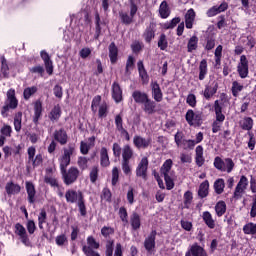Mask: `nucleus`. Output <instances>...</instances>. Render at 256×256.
<instances>
[{
    "mask_svg": "<svg viewBox=\"0 0 256 256\" xmlns=\"http://www.w3.org/2000/svg\"><path fill=\"white\" fill-rule=\"evenodd\" d=\"M26 228H27L28 233L30 235H33V233H35V231L37 230V225H35V221L28 220L26 223Z\"/></svg>",
    "mask_w": 256,
    "mask_h": 256,
    "instance_id": "58",
    "label": "nucleus"
},
{
    "mask_svg": "<svg viewBox=\"0 0 256 256\" xmlns=\"http://www.w3.org/2000/svg\"><path fill=\"white\" fill-rule=\"evenodd\" d=\"M185 256H207V252H205V249H203V247L194 244L186 252Z\"/></svg>",
    "mask_w": 256,
    "mask_h": 256,
    "instance_id": "20",
    "label": "nucleus"
},
{
    "mask_svg": "<svg viewBox=\"0 0 256 256\" xmlns=\"http://www.w3.org/2000/svg\"><path fill=\"white\" fill-rule=\"evenodd\" d=\"M65 198L67 203H78V201L83 199V193L81 191H75L73 189H69L65 193Z\"/></svg>",
    "mask_w": 256,
    "mask_h": 256,
    "instance_id": "14",
    "label": "nucleus"
},
{
    "mask_svg": "<svg viewBox=\"0 0 256 256\" xmlns=\"http://www.w3.org/2000/svg\"><path fill=\"white\" fill-rule=\"evenodd\" d=\"M112 97L116 103L123 101V90H121V86L117 82L112 84Z\"/></svg>",
    "mask_w": 256,
    "mask_h": 256,
    "instance_id": "18",
    "label": "nucleus"
},
{
    "mask_svg": "<svg viewBox=\"0 0 256 256\" xmlns=\"http://www.w3.org/2000/svg\"><path fill=\"white\" fill-rule=\"evenodd\" d=\"M78 167H80V169L82 171H85V169H87V167H89L87 164L89 163V159H87L86 157H79L78 158Z\"/></svg>",
    "mask_w": 256,
    "mask_h": 256,
    "instance_id": "57",
    "label": "nucleus"
},
{
    "mask_svg": "<svg viewBox=\"0 0 256 256\" xmlns=\"http://www.w3.org/2000/svg\"><path fill=\"white\" fill-rule=\"evenodd\" d=\"M47 223V212L45 210H41L38 215V226L39 229H43V224Z\"/></svg>",
    "mask_w": 256,
    "mask_h": 256,
    "instance_id": "52",
    "label": "nucleus"
},
{
    "mask_svg": "<svg viewBox=\"0 0 256 256\" xmlns=\"http://www.w3.org/2000/svg\"><path fill=\"white\" fill-rule=\"evenodd\" d=\"M147 169H149V159H147V157H143L136 168L137 177L147 179Z\"/></svg>",
    "mask_w": 256,
    "mask_h": 256,
    "instance_id": "12",
    "label": "nucleus"
},
{
    "mask_svg": "<svg viewBox=\"0 0 256 256\" xmlns=\"http://www.w3.org/2000/svg\"><path fill=\"white\" fill-rule=\"evenodd\" d=\"M186 103L189 105V107H197V96H195V94H188Z\"/></svg>",
    "mask_w": 256,
    "mask_h": 256,
    "instance_id": "55",
    "label": "nucleus"
},
{
    "mask_svg": "<svg viewBox=\"0 0 256 256\" xmlns=\"http://www.w3.org/2000/svg\"><path fill=\"white\" fill-rule=\"evenodd\" d=\"M238 73L242 79H245L247 75H249V60H247V56L242 55L240 57V62L238 64Z\"/></svg>",
    "mask_w": 256,
    "mask_h": 256,
    "instance_id": "13",
    "label": "nucleus"
},
{
    "mask_svg": "<svg viewBox=\"0 0 256 256\" xmlns=\"http://www.w3.org/2000/svg\"><path fill=\"white\" fill-rule=\"evenodd\" d=\"M99 117H107V103H102L98 110Z\"/></svg>",
    "mask_w": 256,
    "mask_h": 256,
    "instance_id": "63",
    "label": "nucleus"
},
{
    "mask_svg": "<svg viewBox=\"0 0 256 256\" xmlns=\"http://www.w3.org/2000/svg\"><path fill=\"white\" fill-rule=\"evenodd\" d=\"M115 125L117 131H123V116L121 114L116 115L115 117Z\"/></svg>",
    "mask_w": 256,
    "mask_h": 256,
    "instance_id": "59",
    "label": "nucleus"
},
{
    "mask_svg": "<svg viewBox=\"0 0 256 256\" xmlns=\"http://www.w3.org/2000/svg\"><path fill=\"white\" fill-rule=\"evenodd\" d=\"M171 15V9L167 5L166 1L161 2V18L167 19Z\"/></svg>",
    "mask_w": 256,
    "mask_h": 256,
    "instance_id": "46",
    "label": "nucleus"
},
{
    "mask_svg": "<svg viewBox=\"0 0 256 256\" xmlns=\"http://www.w3.org/2000/svg\"><path fill=\"white\" fill-rule=\"evenodd\" d=\"M132 97L135 103H141L142 105L149 99V96L145 92L134 91Z\"/></svg>",
    "mask_w": 256,
    "mask_h": 256,
    "instance_id": "29",
    "label": "nucleus"
},
{
    "mask_svg": "<svg viewBox=\"0 0 256 256\" xmlns=\"http://www.w3.org/2000/svg\"><path fill=\"white\" fill-rule=\"evenodd\" d=\"M91 147H95V136L88 138V143L81 142L80 151H81L82 155H87V153H89V149H91Z\"/></svg>",
    "mask_w": 256,
    "mask_h": 256,
    "instance_id": "23",
    "label": "nucleus"
},
{
    "mask_svg": "<svg viewBox=\"0 0 256 256\" xmlns=\"http://www.w3.org/2000/svg\"><path fill=\"white\" fill-rule=\"evenodd\" d=\"M6 193L8 195H18V193H21V186L19 184H15L13 182H8L6 184Z\"/></svg>",
    "mask_w": 256,
    "mask_h": 256,
    "instance_id": "26",
    "label": "nucleus"
},
{
    "mask_svg": "<svg viewBox=\"0 0 256 256\" xmlns=\"http://www.w3.org/2000/svg\"><path fill=\"white\" fill-rule=\"evenodd\" d=\"M64 153L59 158L60 163V171H65L67 167L71 164V155L75 153V147L73 145H70L63 149Z\"/></svg>",
    "mask_w": 256,
    "mask_h": 256,
    "instance_id": "5",
    "label": "nucleus"
},
{
    "mask_svg": "<svg viewBox=\"0 0 256 256\" xmlns=\"http://www.w3.org/2000/svg\"><path fill=\"white\" fill-rule=\"evenodd\" d=\"M25 185H26V192L28 195V202L30 204H33L36 201V195H37V191L35 190V185H33V182H29V181H27Z\"/></svg>",
    "mask_w": 256,
    "mask_h": 256,
    "instance_id": "17",
    "label": "nucleus"
},
{
    "mask_svg": "<svg viewBox=\"0 0 256 256\" xmlns=\"http://www.w3.org/2000/svg\"><path fill=\"white\" fill-rule=\"evenodd\" d=\"M195 21V10L190 8L185 15L186 29H193V23Z\"/></svg>",
    "mask_w": 256,
    "mask_h": 256,
    "instance_id": "25",
    "label": "nucleus"
},
{
    "mask_svg": "<svg viewBox=\"0 0 256 256\" xmlns=\"http://www.w3.org/2000/svg\"><path fill=\"white\" fill-rule=\"evenodd\" d=\"M185 119H186L188 125H190V126L201 125V123L203 121V115L201 114V112H195V111L189 109L186 112Z\"/></svg>",
    "mask_w": 256,
    "mask_h": 256,
    "instance_id": "10",
    "label": "nucleus"
},
{
    "mask_svg": "<svg viewBox=\"0 0 256 256\" xmlns=\"http://www.w3.org/2000/svg\"><path fill=\"white\" fill-rule=\"evenodd\" d=\"M243 232L245 235H256V223L249 222L244 225Z\"/></svg>",
    "mask_w": 256,
    "mask_h": 256,
    "instance_id": "41",
    "label": "nucleus"
},
{
    "mask_svg": "<svg viewBox=\"0 0 256 256\" xmlns=\"http://www.w3.org/2000/svg\"><path fill=\"white\" fill-rule=\"evenodd\" d=\"M195 163L198 167L205 165V156H203V146L198 145L195 149Z\"/></svg>",
    "mask_w": 256,
    "mask_h": 256,
    "instance_id": "21",
    "label": "nucleus"
},
{
    "mask_svg": "<svg viewBox=\"0 0 256 256\" xmlns=\"http://www.w3.org/2000/svg\"><path fill=\"white\" fill-rule=\"evenodd\" d=\"M43 113V104L41 101H36L34 104V122L37 123Z\"/></svg>",
    "mask_w": 256,
    "mask_h": 256,
    "instance_id": "36",
    "label": "nucleus"
},
{
    "mask_svg": "<svg viewBox=\"0 0 256 256\" xmlns=\"http://www.w3.org/2000/svg\"><path fill=\"white\" fill-rule=\"evenodd\" d=\"M155 24L151 23L149 28L146 29V32L144 33V37H145V41H147L148 43L151 41V39H153V37H155Z\"/></svg>",
    "mask_w": 256,
    "mask_h": 256,
    "instance_id": "45",
    "label": "nucleus"
},
{
    "mask_svg": "<svg viewBox=\"0 0 256 256\" xmlns=\"http://www.w3.org/2000/svg\"><path fill=\"white\" fill-rule=\"evenodd\" d=\"M137 66H138L140 78L142 79V83H149V75H147V70H145L143 61H139L137 63Z\"/></svg>",
    "mask_w": 256,
    "mask_h": 256,
    "instance_id": "31",
    "label": "nucleus"
},
{
    "mask_svg": "<svg viewBox=\"0 0 256 256\" xmlns=\"http://www.w3.org/2000/svg\"><path fill=\"white\" fill-rule=\"evenodd\" d=\"M53 137L55 141L60 143V145H67V141H69V136H67V131H65V129L63 128L59 130H55Z\"/></svg>",
    "mask_w": 256,
    "mask_h": 256,
    "instance_id": "15",
    "label": "nucleus"
},
{
    "mask_svg": "<svg viewBox=\"0 0 256 256\" xmlns=\"http://www.w3.org/2000/svg\"><path fill=\"white\" fill-rule=\"evenodd\" d=\"M215 211L217 217H223L227 211V204H225V201H219L215 205Z\"/></svg>",
    "mask_w": 256,
    "mask_h": 256,
    "instance_id": "38",
    "label": "nucleus"
},
{
    "mask_svg": "<svg viewBox=\"0 0 256 256\" xmlns=\"http://www.w3.org/2000/svg\"><path fill=\"white\" fill-rule=\"evenodd\" d=\"M250 217H256V194L253 196V199H252Z\"/></svg>",
    "mask_w": 256,
    "mask_h": 256,
    "instance_id": "64",
    "label": "nucleus"
},
{
    "mask_svg": "<svg viewBox=\"0 0 256 256\" xmlns=\"http://www.w3.org/2000/svg\"><path fill=\"white\" fill-rule=\"evenodd\" d=\"M171 167H173V160L171 159H167L162 166V173L168 191H171L175 187V172L171 170Z\"/></svg>",
    "mask_w": 256,
    "mask_h": 256,
    "instance_id": "1",
    "label": "nucleus"
},
{
    "mask_svg": "<svg viewBox=\"0 0 256 256\" xmlns=\"http://www.w3.org/2000/svg\"><path fill=\"white\" fill-rule=\"evenodd\" d=\"M133 143L137 149H147L151 145V140L141 136H134Z\"/></svg>",
    "mask_w": 256,
    "mask_h": 256,
    "instance_id": "19",
    "label": "nucleus"
},
{
    "mask_svg": "<svg viewBox=\"0 0 256 256\" xmlns=\"http://www.w3.org/2000/svg\"><path fill=\"white\" fill-rule=\"evenodd\" d=\"M240 127L244 131H251V129H253V118H251V117H244L240 121Z\"/></svg>",
    "mask_w": 256,
    "mask_h": 256,
    "instance_id": "35",
    "label": "nucleus"
},
{
    "mask_svg": "<svg viewBox=\"0 0 256 256\" xmlns=\"http://www.w3.org/2000/svg\"><path fill=\"white\" fill-rule=\"evenodd\" d=\"M219 86L217 84H214L213 86H206L204 90V97L205 99H211L215 93H217V89Z\"/></svg>",
    "mask_w": 256,
    "mask_h": 256,
    "instance_id": "42",
    "label": "nucleus"
},
{
    "mask_svg": "<svg viewBox=\"0 0 256 256\" xmlns=\"http://www.w3.org/2000/svg\"><path fill=\"white\" fill-rule=\"evenodd\" d=\"M61 117V106L56 105L54 108L51 110L49 114V119L51 121H59V118Z\"/></svg>",
    "mask_w": 256,
    "mask_h": 256,
    "instance_id": "40",
    "label": "nucleus"
},
{
    "mask_svg": "<svg viewBox=\"0 0 256 256\" xmlns=\"http://www.w3.org/2000/svg\"><path fill=\"white\" fill-rule=\"evenodd\" d=\"M208 68H207V60H201L199 64V80L203 81L205 77H207Z\"/></svg>",
    "mask_w": 256,
    "mask_h": 256,
    "instance_id": "34",
    "label": "nucleus"
},
{
    "mask_svg": "<svg viewBox=\"0 0 256 256\" xmlns=\"http://www.w3.org/2000/svg\"><path fill=\"white\" fill-rule=\"evenodd\" d=\"M198 195L201 197V199H204V197H207L209 195V181L205 180L200 184Z\"/></svg>",
    "mask_w": 256,
    "mask_h": 256,
    "instance_id": "37",
    "label": "nucleus"
},
{
    "mask_svg": "<svg viewBox=\"0 0 256 256\" xmlns=\"http://www.w3.org/2000/svg\"><path fill=\"white\" fill-rule=\"evenodd\" d=\"M118 215L121 221L124 223V225H127V223H129V215L127 214V209L125 207H121L119 209Z\"/></svg>",
    "mask_w": 256,
    "mask_h": 256,
    "instance_id": "51",
    "label": "nucleus"
},
{
    "mask_svg": "<svg viewBox=\"0 0 256 256\" xmlns=\"http://www.w3.org/2000/svg\"><path fill=\"white\" fill-rule=\"evenodd\" d=\"M62 173V179L65 185H73L79 177V169L77 167H70L67 171V168L60 170Z\"/></svg>",
    "mask_w": 256,
    "mask_h": 256,
    "instance_id": "4",
    "label": "nucleus"
},
{
    "mask_svg": "<svg viewBox=\"0 0 256 256\" xmlns=\"http://www.w3.org/2000/svg\"><path fill=\"white\" fill-rule=\"evenodd\" d=\"M136 13L137 5H135V2L133 0H130V15L127 14V12L121 10L119 12V17L124 25H131V23H133V17H135Z\"/></svg>",
    "mask_w": 256,
    "mask_h": 256,
    "instance_id": "8",
    "label": "nucleus"
},
{
    "mask_svg": "<svg viewBox=\"0 0 256 256\" xmlns=\"http://www.w3.org/2000/svg\"><path fill=\"white\" fill-rule=\"evenodd\" d=\"M241 91H243V85H241V83L235 81L232 84V94L234 95V97H237V95H239V93H241Z\"/></svg>",
    "mask_w": 256,
    "mask_h": 256,
    "instance_id": "54",
    "label": "nucleus"
},
{
    "mask_svg": "<svg viewBox=\"0 0 256 256\" xmlns=\"http://www.w3.org/2000/svg\"><path fill=\"white\" fill-rule=\"evenodd\" d=\"M89 177L91 183H97V179H99V166H94L91 168Z\"/></svg>",
    "mask_w": 256,
    "mask_h": 256,
    "instance_id": "48",
    "label": "nucleus"
},
{
    "mask_svg": "<svg viewBox=\"0 0 256 256\" xmlns=\"http://www.w3.org/2000/svg\"><path fill=\"white\" fill-rule=\"evenodd\" d=\"M30 163H32L33 167H39L41 163H43V155L42 154H37L33 160H30Z\"/></svg>",
    "mask_w": 256,
    "mask_h": 256,
    "instance_id": "60",
    "label": "nucleus"
},
{
    "mask_svg": "<svg viewBox=\"0 0 256 256\" xmlns=\"http://www.w3.org/2000/svg\"><path fill=\"white\" fill-rule=\"evenodd\" d=\"M119 183V168L117 166L112 169V185L115 187Z\"/></svg>",
    "mask_w": 256,
    "mask_h": 256,
    "instance_id": "56",
    "label": "nucleus"
},
{
    "mask_svg": "<svg viewBox=\"0 0 256 256\" xmlns=\"http://www.w3.org/2000/svg\"><path fill=\"white\" fill-rule=\"evenodd\" d=\"M15 234L20 237V240L22 241L23 245H26V247H29L31 245V241L29 240V235H27V230L25 229V226L17 223L15 225Z\"/></svg>",
    "mask_w": 256,
    "mask_h": 256,
    "instance_id": "11",
    "label": "nucleus"
},
{
    "mask_svg": "<svg viewBox=\"0 0 256 256\" xmlns=\"http://www.w3.org/2000/svg\"><path fill=\"white\" fill-rule=\"evenodd\" d=\"M36 92H37V86L27 87L26 89H24L23 97L27 101L31 99V97H33V95H35Z\"/></svg>",
    "mask_w": 256,
    "mask_h": 256,
    "instance_id": "44",
    "label": "nucleus"
},
{
    "mask_svg": "<svg viewBox=\"0 0 256 256\" xmlns=\"http://www.w3.org/2000/svg\"><path fill=\"white\" fill-rule=\"evenodd\" d=\"M152 96L154 97L155 101H161V87L159 86V83L152 82Z\"/></svg>",
    "mask_w": 256,
    "mask_h": 256,
    "instance_id": "39",
    "label": "nucleus"
},
{
    "mask_svg": "<svg viewBox=\"0 0 256 256\" xmlns=\"http://www.w3.org/2000/svg\"><path fill=\"white\" fill-rule=\"evenodd\" d=\"M19 101L15 97V89H9L7 91V105L2 108V115H5L9 109H17Z\"/></svg>",
    "mask_w": 256,
    "mask_h": 256,
    "instance_id": "9",
    "label": "nucleus"
},
{
    "mask_svg": "<svg viewBox=\"0 0 256 256\" xmlns=\"http://www.w3.org/2000/svg\"><path fill=\"white\" fill-rule=\"evenodd\" d=\"M247 187H249V179L245 176H241L239 182L237 183L234 193L233 199H241L243 195H245V191H247Z\"/></svg>",
    "mask_w": 256,
    "mask_h": 256,
    "instance_id": "7",
    "label": "nucleus"
},
{
    "mask_svg": "<svg viewBox=\"0 0 256 256\" xmlns=\"http://www.w3.org/2000/svg\"><path fill=\"white\" fill-rule=\"evenodd\" d=\"M23 114L18 112L14 117V129L19 133L21 131V121H22Z\"/></svg>",
    "mask_w": 256,
    "mask_h": 256,
    "instance_id": "49",
    "label": "nucleus"
},
{
    "mask_svg": "<svg viewBox=\"0 0 256 256\" xmlns=\"http://www.w3.org/2000/svg\"><path fill=\"white\" fill-rule=\"evenodd\" d=\"M99 247V242H97L93 236H89L87 238V245L83 246L82 251L86 256H101L95 251V249H99Z\"/></svg>",
    "mask_w": 256,
    "mask_h": 256,
    "instance_id": "6",
    "label": "nucleus"
},
{
    "mask_svg": "<svg viewBox=\"0 0 256 256\" xmlns=\"http://www.w3.org/2000/svg\"><path fill=\"white\" fill-rule=\"evenodd\" d=\"M40 55L44 61L45 68H46L48 75H52L53 74V61H51V57L49 56V53H47V51H45V50H42L40 52Z\"/></svg>",
    "mask_w": 256,
    "mask_h": 256,
    "instance_id": "16",
    "label": "nucleus"
},
{
    "mask_svg": "<svg viewBox=\"0 0 256 256\" xmlns=\"http://www.w3.org/2000/svg\"><path fill=\"white\" fill-rule=\"evenodd\" d=\"M114 241L113 240H108L106 242V256H113V245H114Z\"/></svg>",
    "mask_w": 256,
    "mask_h": 256,
    "instance_id": "61",
    "label": "nucleus"
},
{
    "mask_svg": "<svg viewBox=\"0 0 256 256\" xmlns=\"http://www.w3.org/2000/svg\"><path fill=\"white\" fill-rule=\"evenodd\" d=\"M155 235V232H151V234L146 238L144 247L147 251H151L155 248Z\"/></svg>",
    "mask_w": 256,
    "mask_h": 256,
    "instance_id": "33",
    "label": "nucleus"
},
{
    "mask_svg": "<svg viewBox=\"0 0 256 256\" xmlns=\"http://www.w3.org/2000/svg\"><path fill=\"white\" fill-rule=\"evenodd\" d=\"M118 55H119V49L115 45V42H112L109 45V57H110L111 63H117Z\"/></svg>",
    "mask_w": 256,
    "mask_h": 256,
    "instance_id": "30",
    "label": "nucleus"
},
{
    "mask_svg": "<svg viewBox=\"0 0 256 256\" xmlns=\"http://www.w3.org/2000/svg\"><path fill=\"white\" fill-rule=\"evenodd\" d=\"M53 93L57 99H63V87L59 85L54 86Z\"/></svg>",
    "mask_w": 256,
    "mask_h": 256,
    "instance_id": "62",
    "label": "nucleus"
},
{
    "mask_svg": "<svg viewBox=\"0 0 256 256\" xmlns=\"http://www.w3.org/2000/svg\"><path fill=\"white\" fill-rule=\"evenodd\" d=\"M130 223L134 231H137V229H140L141 217L139 216V214H137V212H133L132 215L130 216Z\"/></svg>",
    "mask_w": 256,
    "mask_h": 256,
    "instance_id": "28",
    "label": "nucleus"
},
{
    "mask_svg": "<svg viewBox=\"0 0 256 256\" xmlns=\"http://www.w3.org/2000/svg\"><path fill=\"white\" fill-rule=\"evenodd\" d=\"M100 165L102 167H109V165H111V162L109 161V152L105 147H102L100 150Z\"/></svg>",
    "mask_w": 256,
    "mask_h": 256,
    "instance_id": "24",
    "label": "nucleus"
},
{
    "mask_svg": "<svg viewBox=\"0 0 256 256\" xmlns=\"http://www.w3.org/2000/svg\"><path fill=\"white\" fill-rule=\"evenodd\" d=\"M214 191L216 195H221L225 191V180L223 178L215 180Z\"/></svg>",
    "mask_w": 256,
    "mask_h": 256,
    "instance_id": "32",
    "label": "nucleus"
},
{
    "mask_svg": "<svg viewBox=\"0 0 256 256\" xmlns=\"http://www.w3.org/2000/svg\"><path fill=\"white\" fill-rule=\"evenodd\" d=\"M131 159H133V148L129 145H124L122 148V171L124 175L130 176L132 173Z\"/></svg>",
    "mask_w": 256,
    "mask_h": 256,
    "instance_id": "2",
    "label": "nucleus"
},
{
    "mask_svg": "<svg viewBox=\"0 0 256 256\" xmlns=\"http://www.w3.org/2000/svg\"><path fill=\"white\" fill-rule=\"evenodd\" d=\"M199 43V38L197 36H192L187 45L188 53H193L197 49V45Z\"/></svg>",
    "mask_w": 256,
    "mask_h": 256,
    "instance_id": "43",
    "label": "nucleus"
},
{
    "mask_svg": "<svg viewBox=\"0 0 256 256\" xmlns=\"http://www.w3.org/2000/svg\"><path fill=\"white\" fill-rule=\"evenodd\" d=\"M214 167L215 169H218V171L231 173V171H233V168L235 167V163L231 158H225L223 160L221 159V157L217 156L214 159Z\"/></svg>",
    "mask_w": 256,
    "mask_h": 256,
    "instance_id": "3",
    "label": "nucleus"
},
{
    "mask_svg": "<svg viewBox=\"0 0 256 256\" xmlns=\"http://www.w3.org/2000/svg\"><path fill=\"white\" fill-rule=\"evenodd\" d=\"M202 219L205 225L209 227V229H215V220L213 219V215H211L209 211H205L202 213Z\"/></svg>",
    "mask_w": 256,
    "mask_h": 256,
    "instance_id": "27",
    "label": "nucleus"
},
{
    "mask_svg": "<svg viewBox=\"0 0 256 256\" xmlns=\"http://www.w3.org/2000/svg\"><path fill=\"white\" fill-rule=\"evenodd\" d=\"M142 105H144V111L146 113H153L155 111V104L149 98Z\"/></svg>",
    "mask_w": 256,
    "mask_h": 256,
    "instance_id": "53",
    "label": "nucleus"
},
{
    "mask_svg": "<svg viewBox=\"0 0 256 256\" xmlns=\"http://www.w3.org/2000/svg\"><path fill=\"white\" fill-rule=\"evenodd\" d=\"M191 203H193V193H191V191H187L184 193V207L189 209V207H191Z\"/></svg>",
    "mask_w": 256,
    "mask_h": 256,
    "instance_id": "50",
    "label": "nucleus"
},
{
    "mask_svg": "<svg viewBox=\"0 0 256 256\" xmlns=\"http://www.w3.org/2000/svg\"><path fill=\"white\" fill-rule=\"evenodd\" d=\"M227 3H222L219 6H213L207 11L208 17H215V15H219V13H223V11H227Z\"/></svg>",
    "mask_w": 256,
    "mask_h": 256,
    "instance_id": "22",
    "label": "nucleus"
},
{
    "mask_svg": "<svg viewBox=\"0 0 256 256\" xmlns=\"http://www.w3.org/2000/svg\"><path fill=\"white\" fill-rule=\"evenodd\" d=\"M178 23H181V18H173L170 22L162 24V29H174Z\"/></svg>",
    "mask_w": 256,
    "mask_h": 256,
    "instance_id": "47",
    "label": "nucleus"
}]
</instances>
